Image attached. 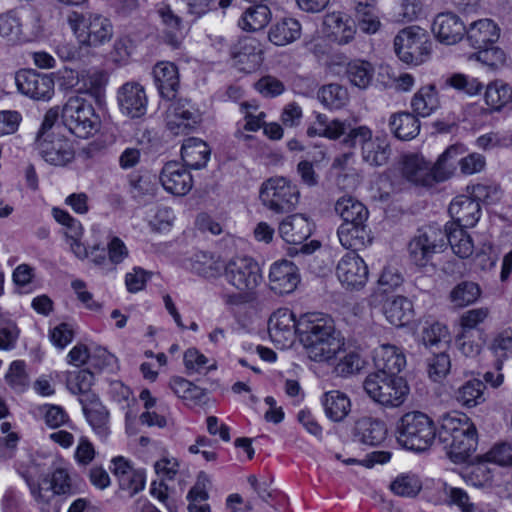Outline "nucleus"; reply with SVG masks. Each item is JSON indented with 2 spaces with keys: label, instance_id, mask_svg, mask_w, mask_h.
I'll return each instance as SVG.
<instances>
[{
  "label": "nucleus",
  "instance_id": "obj_27",
  "mask_svg": "<svg viewBox=\"0 0 512 512\" xmlns=\"http://www.w3.org/2000/svg\"><path fill=\"white\" fill-rule=\"evenodd\" d=\"M328 364L334 365V372L341 377H347L359 372L364 366V360L358 351L345 347L344 340H340V347L335 351L328 361Z\"/></svg>",
  "mask_w": 512,
  "mask_h": 512
},
{
  "label": "nucleus",
  "instance_id": "obj_24",
  "mask_svg": "<svg viewBox=\"0 0 512 512\" xmlns=\"http://www.w3.org/2000/svg\"><path fill=\"white\" fill-rule=\"evenodd\" d=\"M323 25L326 35L339 44L349 43L356 33L354 20L342 12L326 14Z\"/></svg>",
  "mask_w": 512,
  "mask_h": 512
},
{
  "label": "nucleus",
  "instance_id": "obj_21",
  "mask_svg": "<svg viewBox=\"0 0 512 512\" xmlns=\"http://www.w3.org/2000/svg\"><path fill=\"white\" fill-rule=\"evenodd\" d=\"M231 55L239 69L245 72L255 71L263 60L259 42L253 37L240 39L232 47Z\"/></svg>",
  "mask_w": 512,
  "mask_h": 512
},
{
  "label": "nucleus",
  "instance_id": "obj_11",
  "mask_svg": "<svg viewBox=\"0 0 512 512\" xmlns=\"http://www.w3.org/2000/svg\"><path fill=\"white\" fill-rule=\"evenodd\" d=\"M15 82L18 91L33 99L47 101L54 94V80L47 74L35 70H20L16 73Z\"/></svg>",
  "mask_w": 512,
  "mask_h": 512
},
{
  "label": "nucleus",
  "instance_id": "obj_38",
  "mask_svg": "<svg viewBox=\"0 0 512 512\" xmlns=\"http://www.w3.org/2000/svg\"><path fill=\"white\" fill-rule=\"evenodd\" d=\"M189 267L194 273L204 278H216L223 269L218 256L203 251L195 253L190 258Z\"/></svg>",
  "mask_w": 512,
  "mask_h": 512
},
{
  "label": "nucleus",
  "instance_id": "obj_37",
  "mask_svg": "<svg viewBox=\"0 0 512 512\" xmlns=\"http://www.w3.org/2000/svg\"><path fill=\"white\" fill-rule=\"evenodd\" d=\"M440 106L436 87L432 84L421 87L412 97L411 107L414 113L428 117Z\"/></svg>",
  "mask_w": 512,
  "mask_h": 512
},
{
  "label": "nucleus",
  "instance_id": "obj_62",
  "mask_svg": "<svg viewBox=\"0 0 512 512\" xmlns=\"http://www.w3.org/2000/svg\"><path fill=\"white\" fill-rule=\"evenodd\" d=\"M119 487L129 497L134 496L144 489L145 475L142 470L134 469L129 474L118 480Z\"/></svg>",
  "mask_w": 512,
  "mask_h": 512
},
{
  "label": "nucleus",
  "instance_id": "obj_35",
  "mask_svg": "<svg viewBox=\"0 0 512 512\" xmlns=\"http://www.w3.org/2000/svg\"><path fill=\"white\" fill-rule=\"evenodd\" d=\"M389 127L393 135L400 140H411L420 132L418 118L409 112H398L391 115Z\"/></svg>",
  "mask_w": 512,
  "mask_h": 512
},
{
  "label": "nucleus",
  "instance_id": "obj_15",
  "mask_svg": "<svg viewBox=\"0 0 512 512\" xmlns=\"http://www.w3.org/2000/svg\"><path fill=\"white\" fill-rule=\"evenodd\" d=\"M298 320L287 308H280L275 311L268 323V332L273 342L281 346H288L293 343L297 334Z\"/></svg>",
  "mask_w": 512,
  "mask_h": 512
},
{
  "label": "nucleus",
  "instance_id": "obj_23",
  "mask_svg": "<svg viewBox=\"0 0 512 512\" xmlns=\"http://www.w3.org/2000/svg\"><path fill=\"white\" fill-rule=\"evenodd\" d=\"M449 213L458 227H474L481 216L480 204L468 195L455 197L449 206Z\"/></svg>",
  "mask_w": 512,
  "mask_h": 512
},
{
  "label": "nucleus",
  "instance_id": "obj_7",
  "mask_svg": "<svg viewBox=\"0 0 512 512\" xmlns=\"http://www.w3.org/2000/svg\"><path fill=\"white\" fill-rule=\"evenodd\" d=\"M394 50L402 62L420 65L428 60L432 42L425 30L418 26H410L402 29L395 36Z\"/></svg>",
  "mask_w": 512,
  "mask_h": 512
},
{
  "label": "nucleus",
  "instance_id": "obj_54",
  "mask_svg": "<svg viewBox=\"0 0 512 512\" xmlns=\"http://www.w3.org/2000/svg\"><path fill=\"white\" fill-rule=\"evenodd\" d=\"M480 296V288L476 283L463 282L458 284L451 292V301L459 307L475 302Z\"/></svg>",
  "mask_w": 512,
  "mask_h": 512
},
{
  "label": "nucleus",
  "instance_id": "obj_61",
  "mask_svg": "<svg viewBox=\"0 0 512 512\" xmlns=\"http://www.w3.org/2000/svg\"><path fill=\"white\" fill-rule=\"evenodd\" d=\"M447 84L471 96L478 94L483 88L482 83L478 79L461 73H456L449 77Z\"/></svg>",
  "mask_w": 512,
  "mask_h": 512
},
{
  "label": "nucleus",
  "instance_id": "obj_17",
  "mask_svg": "<svg viewBox=\"0 0 512 512\" xmlns=\"http://www.w3.org/2000/svg\"><path fill=\"white\" fill-rule=\"evenodd\" d=\"M163 188L174 195L183 196L192 188V176L179 162H167L160 173Z\"/></svg>",
  "mask_w": 512,
  "mask_h": 512
},
{
  "label": "nucleus",
  "instance_id": "obj_55",
  "mask_svg": "<svg viewBox=\"0 0 512 512\" xmlns=\"http://www.w3.org/2000/svg\"><path fill=\"white\" fill-rule=\"evenodd\" d=\"M5 380L16 392H24L29 385V377L25 371V363L20 360L13 361L5 375Z\"/></svg>",
  "mask_w": 512,
  "mask_h": 512
},
{
  "label": "nucleus",
  "instance_id": "obj_31",
  "mask_svg": "<svg viewBox=\"0 0 512 512\" xmlns=\"http://www.w3.org/2000/svg\"><path fill=\"white\" fill-rule=\"evenodd\" d=\"M210 148L199 138H188L181 148V157L185 165L192 169H201L206 166L210 158Z\"/></svg>",
  "mask_w": 512,
  "mask_h": 512
},
{
  "label": "nucleus",
  "instance_id": "obj_60",
  "mask_svg": "<svg viewBox=\"0 0 512 512\" xmlns=\"http://www.w3.org/2000/svg\"><path fill=\"white\" fill-rule=\"evenodd\" d=\"M491 350L498 359L512 358V328L504 329L494 337Z\"/></svg>",
  "mask_w": 512,
  "mask_h": 512
},
{
  "label": "nucleus",
  "instance_id": "obj_9",
  "mask_svg": "<svg viewBox=\"0 0 512 512\" xmlns=\"http://www.w3.org/2000/svg\"><path fill=\"white\" fill-rule=\"evenodd\" d=\"M445 246L444 233L436 227L418 230L408 245L411 261L420 267L426 266L435 253L442 251Z\"/></svg>",
  "mask_w": 512,
  "mask_h": 512
},
{
  "label": "nucleus",
  "instance_id": "obj_29",
  "mask_svg": "<svg viewBox=\"0 0 512 512\" xmlns=\"http://www.w3.org/2000/svg\"><path fill=\"white\" fill-rule=\"evenodd\" d=\"M92 399L87 403L84 399H80L84 414L93 428L94 432L102 439L107 438L110 433L109 430V412L99 402L95 395L91 396Z\"/></svg>",
  "mask_w": 512,
  "mask_h": 512
},
{
  "label": "nucleus",
  "instance_id": "obj_12",
  "mask_svg": "<svg viewBox=\"0 0 512 512\" xmlns=\"http://www.w3.org/2000/svg\"><path fill=\"white\" fill-rule=\"evenodd\" d=\"M36 149L41 157L49 164L64 167L75 158L72 143L64 136L56 135L35 141Z\"/></svg>",
  "mask_w": 512,
  "mask_h": 512
},
{
  "label": "nucleus",
  "instance_id": "obj_59",
  "mask_svg": "<svg viewBox=\"0 0 512 512\" xmlns=\"http://www.w3.org/2000/svg\"><path fill=\"white\" fill-rule=\"evenodd\" d=\"M94 382V375L89 370L83 369L70 374L67 380L69 390L74 394H86L90 391Z\"/></svg>",
  "mask_w": 512,
  "mask_h": 512
},
{
  "label": "nucleus",
  "instance_id": "obj_3",
  "mask_svg": "<svg viewBox=\"0 0 512 512\" xmlns=\"http://www.w3.org/2000/svg\"><path fill=\"white\" fill-rule=\"evenodd\" d=\"M363 389L375 404L384 409L401 407L410 393V387L403 377L373 372L365 377Z\"/></svg>",
  "mask_w": 512,
  "mask_h": 512
},
{
  "label": "nucleus",
  "instance_id": "obj_42",
  "mask_svg": "<svg viewBox=\"0 0 512 512\" xmlns=\"http://www.w3.org/2000/svg\"><path fill=\"white\" fill-rule=\"evenodd\" d=\"M484 99L494 111H500L512 102V87L503 80H495L486 87Z\"/></svg>",
  "mask_w": 512,
  "mask_h": 512
},
{
  "label": "nucleus",
  "instance_id": "obj_26",
  "mask_svg": "<svg viewBox=\"0 0 512 512\" xmlns=\"http://www.w3.org/2000/svg\"><path fill=\"white\" fill-rule=\"evenodd\" d=\"M401 171L403 177L415 185L432 186L436 183L432 168L421 156H405Z\"/></svg>",
  "mask_w": 512,
  "mask_h": 512
},
{
  "label": "nucleus",
  "instance_id": "obj_6",
  "mask_svg": "<svg viewBox=\"0 0 512 512\" xmlns=\"http://www.w3.org/2000/svg\"><path fill=\"white\" fill-rule=\"evenodd\" d=\"M259 197L267 209L276 214H284L296 208L300 191L290 180L284 177H272L262 183Z\"/></svg>",
  "mask_w": 512,
  "mask_h": 512
},
{
  "label": "nucleus",
  "instance_id": "obj_1",
  "mask_svg": "<svg viewBox=\"0 0 512 512\" xmlns=\"http://www.w3.org/2000/svg\"><path fill=\"white\" fill-rule=\"evenodd\" d=\"M439 441L455 461H465L477 446L475 425L464 414H447L436 432L433 420L420 411L404 414L397 424V440L409 450L424 451Z\"/></svg>",
  "mask_w": 512,
  "mask_h": 512
},
{
  "label": "nucleus",
  "instance_id": "obj_18",
  "mask_svg": "<svg viewBox=\"0 0 512 512\" xmlns=\"http://www.w3.org/2000/svg\"><path fill=\"white\" fill-rule=\"evenodd\" d=\"M373 362L376 371L387 375H397L406 366V356L402 349L391 344H382L373 351Z\"/></svg>",
  "mask_w": 512,
  "mask_h": 512
},
{
  "label": "nucleus",
  "instance_id": "obj_40",
  "mask_svg": "<svg viewBox=\"0 0 512 512\" xmlns=\"http://www.w3.org/2000/svg\"><path fill=\"white\" fill-rule=\"evenodd\" d=\"M158 14L165 26L164 41L173 49L180 48L184 39L181 19L175 15L168 7L160 8L158 10Z\"/></svg>",
  "mask_w": 512,
  "mask_h": 512
},
{
  "label": "nucleus",
  "instance_id": "obj_8",
  "mask_svg": "<svg viewBox=\"0 0 512 512\" xmlns=\"http://www.w3.org/2000/svg\"><path fill=\"white\" fill-rule=\"evenodd\" d=\"M223 269L225 280L240 292H252L262 281L258 263L248 256L231 258Z\"/></svg>",
  "mask_w": 512,
  "mask_h": 512
},
{
  "label": "nucleus",
  "instance_id": "obj_51",
  "mask_svg": "<svg viewBox=\"0 0 512 512\" xmlns=\"http://www.w3.org/2000/svg\"><path fill=\"white\" fill-rule=\"evenodd\" d=\"M390 488L398 496L414 497L420 492L422 484L414 474H401L391 483Z\"/></svg>",
  "mask_w": 512,
  "mask_h": 512
},
{
  "label": "nucleus",
  "instance_id": "obj_46",
  "mask_svg": "<svg viewBox=\"0 0 512 512\" xmlns=\"http://www.w3.org/2000/svg\"><path fill=\"white\" fill-rule=\"evenodd\" d=\"M355 12L361 31L367 34H374L379 30L381 22L379 20L378 11L373 3H357Z\"/></svg>",
  "mask_w": 512,
  "mask_h": 512
},
{
  "label": "nucleus",
  "instance_id": "obj_13",
  "mask_svg": "<svg viewBox=\"0 0 512 512\" xmlns=\"http://www.w3.org/2000/svg\"><path fill=\"white\" fill-rule=\"evenodd\" d=\"M368 274L365 261L354 252L345 254L336 267L337 278L346 288L363 287L368 280Z\"/></svg>",
  "mask_w": 512,
  "mask_h": 512
},
{
  "label": "nucleus",
  "instance_id": "obj_44",
  "mask_svg": "<svg viewBox=\"0 0 512 512\" xmlns=\"http://www.w3.org/2000/svg\"><path fill=\"white\" fill-rule=\"evenodd\" d=\"M317 98L323 106L329 109H340L349 101V94L345 87L337 83L322 86Z\"/></svg>",
  "mask_w": 512,
  "mask_h": 512
},
{
  "label": "nucleus",
  "instance_id": "obj_43",
  "mask_svg": "<svg viewBox=\"0 0 512 512\" xmlns=\"http://www.w3.org/2000/svg\"><path fill=\"white\" fill-rule=\"evenodd\" d=\"M271 20V11L267 5H255L248 8L239 20V26L246 31L263 29Z\"/></svg>",
  "mask_w": 512,
  "mask_h": 512
},
{
  "label": "nucleus",
  "instance_id": "obj_19",
  "mask_svg": "<svg viewBox=\"0 0 512 512\" xmlns=\"http://www.w3.org/2000/svg\"><path fill=\"white\" fill-rule=\"evenodd\" d=\"M269 281L271 289L276 293H291L299 283L298 269L288 260L277 261L270 268Z\"/></svg>",
  "mask_w": 512,
  "mask_h": 512
},
{
  "label": "nucleus",
  "instance_id": "obj_41",
  "mask_svg": "<svg viewBox=\"0 0 512 512\" xmlns=\"http://www.w3.org/2000/svg\"><path fill=\"white\" fill-rule=\"evenodd\" d=\"M486 385L478 379H472L461 385L454 393L456 401L468 408L482 404L485 401Z\"/></svg>",
  "mask_w": 512,
  "mask_h": 512
},
{
  "label": "nucleus",
  "instance_id": "obj_2",
  "mask_svg": "<svg viewBox=\"0 0 512 512\" xmlns=\"http://www.w3.org/2000/svg\"><path fill=\"white\" fill-rule=\"evenodd\" d=\"M297 335L308 357L328 361L340 347V333L333 319L321 313H307L298 319Z\"/></svg>",
  "mask_w": 512,
  "mask_h": 512
},
{
  "label": "nucleus",
  "instance_id": "obj_45",
  "mask_svg": "<svg viewBox=\"0 0 512 512\" xmlns=\"http://www.w3.org/2000/svg\"><path fill=\"white\" fill-rule=\"evenodd\" d=\"M22 26L19 10L11 9L0 14V37L6 41L18 42L22 36Z\"/></svg>",
  "mask_w": 512,
  "mask_h": 512
},
{
  "label": "nucleus",
  "instance_id": "obj_52",
  "mask_svg": "<svg viewBox=\"0 0 512 512\" xmlns=\"http://www.w3.org/2000/svg\"><path fill=\"white\" fill-rule=\"evenodd\" d=\"M455 343L458 350L466 357H476L482 349L481 333L459 331Z\"/></svg>",
  "mask_w": 512,
  "mask_h": 512
},
{
  "label": "nucleus",
  "instance_id": "obj_20",
  "mask_svg": "<svg viewBox=\"0 0 512 512\" xmlns=\"http://www.w3.org/2000/svg\"><path fill=\"white\" fill-rule=\"evenodd\" d=\"M432 31L441 43L454 45L462 40L466 27L459 16L448 12L436 16Z\"/></svg>",
  "mask_w": 512,
  "mask_h": 512
},
{
  "label": "nucleus",
  "instance_id": "obj_4",
  "mask_svg": "<svg viewBox=\"0 0 512 512\" xmlns=\"http://www.w3.org/2000/svg\"><path fill=\"white\" fill-rule=\"evenodd\" d=\"M67 22L78 42L84 46H101L113 36L110 20L100 14L72 12L68 15Z\"/></svg>",
  "mask_w": 512,
  "mask_h": 512
},
{
  "label": "nucleus",
  "instance_id": "obj_22",
  "mask_svg": "<svg viewBox=\"0 0 512 512\" xmlns=\"http://www.w3.org/2000/svg\"><path fill=\"white\" fill-rule=\"evenodd\" d=\"M313 224L304 214H292L278 226L280 237L289 244H302L312 234Z\"/></svg>",
  "mask_w": 512,
  "mask_h": 512
},
{
  "label": "nucleus",
  "instance_id": "obj_48",
  "mask_svg": "<svg viewBox=\"0 0 512 512\" xmlns=\"http://www.w3.org/2000/svg\"><path fill=\"white\" fill-rule=\"evenodd\" d=\"M390 155L388 143L379 137L372 138L362 148L363 160L372 166L384 165Z\"/></svg>",
  "mask_w": 512,
  "mask_h": 512
},
{
  "label": "nucleus",
  "instance_id": "obj_25",
  "mask_svg": "<svg viewBox=\"0 0 512 512\" xmlns=\"http://www.w3.org/2000/svg\"><path fill=\"white\" fill-rule=\"evenodd\" d=\"M467 41L475 49H483L495 43L500 37L498 25L491 19L472 22L465 31Z\"/></svg>",
  "mask_w": 512,
  "mask_h": 512
},
{
  "label": "nucleus",
  "instance_id": "obj_10",
  "mask_svg": "<svg viewBox=\"0 0 512 512\" xmlns=\"http://www.w3.org/2000/svg\"><path fill=\"white\" fill-rule=\"evenodd\" d=\"M165 112L166 126L174 135L187 134L195 128L201 121V113L187 99L169 100Z\"/></svg>",
  "mask_w": 512,
  "mask_h": 512
},
{
  "label": "nucleus",
  "instance_id": "obj_50",
  "mask_svg": "<svg viewBox=\"0 0 512 512\" xmlns=\"http://www.w3.org/2000/svg\"><path fill=\"white\" fill-rule=\"evenodd\" d=\"M184 365L189 373H206L216 369L215 362H211L196 348H189L184 353Z\"/></svg>",
  "mask_w": 512,
  "mask_h": 512
},
{
  "label": "nucleus",
  "instance_id": "obj_36",
  "mask_svg": "<svg viewBox=\"0 0 512 512\" xmlns=\"http://www.w3.org/2000/svg\"><path fill=\"white\" fill-rule=\"evenodd\" d=\"M334 210L341 217L343 223H365L368 219L367 208L352 196H343L339 198L334 206Z\"/></svg>",
  "mask_w": 512,
  "mask_h": 512
},
{
  "label": "nucleus",
  "instance_id": "obj_28",
  "mask_svg": "<svg viewBox=\"0 0 512 512\" xmlns=\"http://www.w3.org/2000/svg\"><path fill=\"white\" fill-rule=\"evenodd\" d=\"M387 436V427L383 420L373 417H362L355 424V437L365 445H380Z\"/></svg>",
  "mask_w": 512,
  "mask_h": 512
},
{
  "label": "nucleus",
  "instance_id": "obj_56",
  "mask_svg": "<svg viewBox=\"0 0 512 512\" xmlns=\"http://www.w3.org/2000/svg\"><path fill=\"white\" fill-rule=\"evenodd\" d=\"M489 309L486 307L474 308L465 311L460 317V330L470 333H481L478 326L489 316Z\"/></svg>",
  "mask_w": 512,
  "mask_h": 512
},
{
  "label": "nucleus",
  "instance_id": "obj_30",
  "mask_svg": "<svg viewBox=\"0 0 512 512\" xmlns=\"http://www.w3.org/2000/svg\"><path fill=\"white\" fill-rule=\"evenodd\" d=\"M465 152L461 144L449 146L438 158L432 167L435 182H443L451 178L459 166V156Z\"/></svg>",
  "mask_w": 512,
  "mask_h": 512
},
{
  "label": "nucleus",
  "instance_id": "obj_49",
  "mask_svg": "<svg viewBox=\"0 0 512 512\" xmlns=\"http://www.w3.org/2000/svg\"><path fill=\"white\" fill-rule=\"evenodd\" d=\"M346 75L353 86L365 89L372 81L374 68L367 61L355 60L348 63Z\"/></svg>",
  "mask_w": 512,
  "mask_h": 512
},
{
  "label": "nucleus",
  "instance_id": "obj_5",
  "mask_svg": "<svg viewBox=\"0 0 512 512\" xmlns=\"http://www.w3.org/2000/svg\"><path fill=\"white\" fill-rule=\"evenodd\" d=\"M64 126L76 137L87 139L100 128V118L93 105L81 97H70L62 108Z\"/></svg>",
  "mask_w": 512,
  "mask_h": 512
},
{
  "label": "nucleus",
  "instance_id": "obj_32",
  "mask_svg": "<svg viewBox=\"0 0 512 512\" xmlns=\"http://www.w3.org/2000/svg\"><path fill=\"white\" fill-rule=\"evenodd\" d=\"M322 405L327 418L333 422H342L351 411V400L343 392L332 390L322 397Z\"/></svg>",
  "mask_w": 512,
  "mask_h": 512
},
{
  "label": "nucleus",
  "instance_id": "obj_63",
  "mask_svg": "<svg viewBox=\"0 0 512 512\" xmlns=\"http://www.w3.org/2000/svg\"><path fill=\"white\" fill-rule=\"evenodd\" d=\"M29 486L30 492L34 500L38 503L48 504L56 496L54 489L50 482L44 483V478L41 482L36 483L31 480L27 475H22Z\"/></svg>",
  "mask_w": 512,
  "mask_h": 512
},
{
  "label": "nucleus",
  "instance_id": "obj_58",
  "mask_svg": "<svg viewBox=\"0 0 512 512\" xmlns=\"http://www.w3.org/2000/svg\"><path fill=\"white\" fill-rule=\"evenodd\" d=\"M106 75L96 68L82 70L80 90L88 93H97L106 83Z\"/></svg>",
  "mask_w": 512,
  "mask_h": 512
},
{
  "label": "nucleus",
  "instance_id": "obj_64",
  "mask_svg": "<svg viewBox=\"0 0 512 512\" xmlns=\"http://www.w3.org/2000/svg\"><path fill=\"white\" fill-rule=\"evenodd\" d=\"M451 367L450 358L445 353L434 355L428 361V375L437 382L443 379L449 372Z\"/></svg>",
  "mask_w": 512,
  "mask_h": 512
},
{
  "label": "nucleus",
  "instance_id": "obj_39",
  "mask_svg": "<svg viewBox=\"0 0 512 512\" xmlns=\"http://www.w3.org/2000/svg\"><path fill=\"white\" fill-rule=\"evenodd\" d=\"M337 235L341 245L350 250H358L368 241L365 223H342L337 230Z\"/></svg>",
  "mask_w": 512,
  "mask_h": 512
},
{
  "label": "nucleus",
  "instance_id": "obj_33",
  "mask_svg": "<svg viewBox=\"0 0 512 512\" xmlns=\"http://www.w3.org/2000/svg\"><path fill=\"white\" fill-rule=\"evenodd\" d=\"M384 315L393 326H405L413 317V305L406 297L397 296L385 302Z\"/></svg>",
  "mask_w": 512,
  "mask_h": 512
},
{
  "label": "nucleus",
  "instance_id": "obj_16",
  "mask_svg": "<svg viewBox=\"0 0 512 512\" xmlns=\"http://www.w3.org/2000/svg\"><path fill=\"white\" fill-rule=\"evenodd\" d=\"M152 75L160 97L173 100L180 88V74L176 64L170 61H159L154 65Z\"/></svg>",
  "mask_w": 512,
  "mask_h": 512
},
{
  "label": "nucleus",
  "instance_id": "obj_53",
  "mask_svg": "<svg viewBox=\"0 0 512 512\" xmlns=\"http://www.w3.org/2000/svg\"><path fill=\"white\" fill-rule=\"evenodd\" d=\"M51 483L56 496L73 494L72 478L67 468L58 467L49 476L44 477V483Z\"/></svg>",
  "mask_w": 512,
  "mask_h": 512
},
{
  "label": "nucleus",
  "instance_id": "obj_14",
  "mask_svg": "<svg viewBox=\"0 0 512 512\" xmlns=\"http://www.w3.org/2000/svg\"><path fill=\"white\" fill-rule=\"evenodd\" d=\"M117 100L121 112L130 118H140L146 114V92L137 82L123 84L118 90Z\"/></svg>",
  "mask_w": 512,
  "mask_h": 512
},
{
  "label": "nucleus",
  "instance_id": "obj_34",
  "mask_svg": "<svg viewBox=\"0 0 512 512\" xmlns=\"http://www.w3.org/2000/svg\"><path fill=\"white\" fill-rule=\"evenodd\" d=\"M302 32L301 24L294 18H284L269 30V40L277 46L288 45L300 38Z\"/></svg>",
  "mask_w": 512,
  "mask_h": 512
},
{
  "label": "nucleus",
  "instance_id": "obj_57",
  "mask_svg": "<svg viewBox=\"0 0 512 512\" xmlns=\"http://www.w3.org/2000/svg\"><path fill=\"white\" fill-rule=\"evenodd\" d=\"M39 411L45 421V424L52 429L64 426L70 421L66 411L58 405L46 404L39 407Z\"/></svg>",
  "mask_w": 512,
  "mask_h": 512
},
{
  "label": "nucleus",
  "instance_id": "obj_47",
  "mask_svg": "<svg viewBox=\"0 0 512 512\" xmlns=\"http://www.w3.org/2000/svg\"><path fill=\"white\" fill-rule=\"evenodd\" d=\"M453 252L460 258H468L473 254L474 244L470 235L462 227L449 228L444 234Z\"/></svg>",
  "mask_w": 512,
  "mask_h": 512
}]
</instances>
